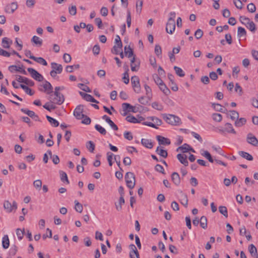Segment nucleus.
I'll return each instance as SVG.
<instances>
[{
    "label": "nucleus",
    "instance_id": "obj_46",
    "mask_svg": "<svg viewBox=\"0 0 258 258\" xmlns=\"http://www.w3.org/2000/svg\"><path fill=\"white\" fill-rule=\"evenodd\" d=\"M143 1V0H138L136 4V11L138 13H140L142 11Z\"/></svg>",
    "mask_w": 258,
    "mask_h": 258
},
{
    "label": "nucleus",
    "instance_id": "obj_13",
    "mask_svg": "<svg viewBox=\"0 0 258 258\" xmlns=\"http://www.w3.org/2000/svg\"><path fill=\"white\" fill-rule=\"evenodd\" d=\"M133 56V58L131 60V70L133 72H136L139 69L140 62L139 60L136 59L135 56Z\"/></svg>",
    "mask_w": 258,
    "mask_h": 258
},
{
    "label": "nucleus",
    "instance_id": "obj_60",
    "mask_svg": "<svg viewBox=\"0 0 258 258\" xmlns=\"http://www.w3.org/2000/svg\"><path fill=\"white\" fill-rule=\"evenodd\" d=\"M78 87L83 91H85L86 92H91V90L86 85L80 83L78 84Z\"/></svg>",
    "mask_w": 258,
    "mask_h": 258
},
{
    "label": "nucleus",
    "instance_id": "obj_47",
    "mask_svg": "<svg viewBox=\"0 0 258 258\" xmlns=\"http://www.w3.org/2000/svg\"><path fill=\"white\" fill-rule=\"evenodd\" d=\"M86 146L87 149L90 152L93 153L94 152L95 149V144L93 143L92 141H90L88 142Z\"/></svg>",
    "mask_w": 258,
    "mask_h": 258
},
{
    "label": "nucleus",
    "instance_id": "obj_50",
    "mask_svg": "<svg viewBox=\"0 0 258 258\" xmlns=\"http://www.w3.org/2000/svg\"><path fill=\"white\" fill-rule=\"evenodd\" d=\"M69 13L72 16H75L77 13V8L75 5H71L69 7Z\"/></svg>",
    "mask_w": 258,
    "mask_h": 258
},
{
    "label": "nucleus",
    "instance_id": "obj_12",
    "mask_svg": "<svg viewBox=\"0 0 258 258\" xmlns=\"http://www.w3.org/2000/svg\"><path fill=\"white\" fill-rule=\"evenodd\" d=\"M41 86L43 87V89H39L40 91L45 92L49 95L53 92V87L49 82L45 81Z\"/></svg>",
    "mask_w": 258,
    "mask_h": 258
},
{
    "label": "nucleus",
    "instance_id": "obj_18",
    "mask_svg": "<svg viewBox=\"0 0 258 258\" xmlns=\"http://www.w3.org/2000/svg\"><path fill=\"white\" fill-rule=\"evenodd\" d=\"M51 66L52 70L56 71L58 74H60L62 71V67L60 64L56 62H51Z\"/></svg>",
    "mask_w": 258,
    "mask_h": 258
},
{
    "label": "nucleus",
    "instance_id": "obj_32",
    "mask_svg": "<svg viewBox=\"0 0 258 258\" xmlns=\"http://www.w3.org/2000/svg\"><path fill=\"white\" fill-rule=\"evenodd\" d=\"M124 49L125 55L127 56L128 58L134 56L133 51L130 46H125L124 48Z\"/></svg>",
    "mask_w": 258,
    "mask_h": 258
},
{
    "label": "nucleus",
    "instance_id": "obj_10",
    "mask_svg": "<svg viewBox=\"0 0 258 258\" xmlns=\"http://www.w3.org/2000/svg\"><path fill=\"white\" fill-rule=\"evenodd\" d=\"M247 142L251 145L257 147L258 146V140L251 133H248L246 137Z\"/></svg>",
    "mask_w": 258,
    "mask_h": 258
},
{
    "label": "nucleus",
    "instance_id": "obj_8",
    "mask_svg": "<svg viewBox=\"0 0 258 258\" xmlns=\"http://www.w3.org/2000/svg\"><path fill=\"white\" fill-rule=\"evenodd\" d=\"M84 107L83 105H80L77 106L74 111V115L78 119H81L85 117V115L83 113Z\"/></svg>",
    "mask_w": 258,
    "mask_h": 258
},
{
    "label": "nucleus",
    "instance_id": "obj_22",
    "mask_svg": "<svg viewBox=\"0 0 258 258\" xmlns=\"http://www.w3.org/2000/svg\"><path fill=\"white\" fill-rule=\"evenodd\" d=\"M156 152L163 158H166L168 156L167 151L164 150L163 147H158L156 150Z\"/></svg>",
    "mask_w": 258,
    "mask_h": 258
},
{
    "label": "nucleus",
    "instance_id": "obj_27",
    "mask_svg": "<svg viewBox=\"0 0 258 258\" xmlns=\"http://www.w3.org/2000/svg\"><path fill=\"white\" fill-rule=\"evenodd\" d=\"M2 245L4 249H7L10 245V241L7 235H5L3 237Z\"/></svg>",
    "mask_w": 258,
    "mask_h": 258
},
{
    "label": "nucleus",
    "instance_id": "obj_38",
    "mask_svg": "<svg viewBox=\"0 0 258 258\" xmlns=\"http://www.w3.org/2000/svg\"><path fill=\"white\" fill-rule=\"evenodd\" d=\"M248 250L252 256H255V255L257 254L256 248L253 244L249 245L248 247Z\"/></svg>",
    "mask_w": 258,
    "mask_h": 258
},
{
    "label": "nucleus",
    "instance_id": "obj_4",
    "mask_svg": "<svg viewBox=\"0 0 258 258\" xmlns=\"http://www.w3.org/2000/svg\"><path fill=\"white\" fill-rule=\"evenodd\" d=\"M147 119L150 121H146L143 123L144 125H147L155 128H158L157 126L160 125L162 123V120L155 116H149Z\"/></svg>",
    "mask_w": 258,
    "mask_h": 258
},
{
    "label": "nucleus",
    "instance_id": "obj_30",
    "mask_svg": "<svg viewBox=\"0 0 258 258\" xmlns=\"http://www.w3.org/2000/svg\"><path fill=\"white\" fill-rule=\"evenodd\" d=\"M201 155L207 159L211 163L214 162V160L208 151L202 150L201 152Z\"/></svg>",
    "mask_w": 258,
    "mask_h": 258
},
{
    "label": "nucleus",
    "instance_id": "obj_42",
    "mask_svg": "<svg viewBox=\"0 0 258 258\" xmlns=\"http://www.w3.org/2000/svg\"><path fill=\"white\" fill-rule=\"evenodd\" d=\"M174 70L175 71L177 75L179 76L180 77H183L184 76L185 74L183 70L179 67L175 66L174 67Z\"/></svg>",
    "mask_w": 258,
    "mask_h": 258
},
{
    "label": "nucleus",
    "instance_id": "obj_29",
    "mask_svg": "<svg viewBox=\"0 0 258 258\" xmlns=\"http://www.w3.org/2000/svg\"><path fill=\"white\" fill-rule=\"evenodd\" d=\"M122 109L125 112H126V111H134L133 109V106H132V105H131L130 104L128 103H123L122 104ZM126 114V112H125L123 114V115H125Z\"/></svg>",
    "mask_w": 258,
    "mask_h": 258
},
{
    "label": "nucleus",
    "instance_id": "obj_2",
    "mask_svg": "<svg viewBox=\"0 0 258 258\" xmlns=\"http://www.w3.org/2000/svg\"><path fill=\"white\" fill-rule=\"evenodd\" d=\"M48 99L51 103L58 105L62 104L64 101V96L59 92H54V93H51Z\"/></svg>",
    "mask_w": 258,
    "mask_h": 258
},
{
    "label": "nucleus",
    "instance_id": "obj_9",
    "mask_svg": "<svg viewBox=\"0 0 258 258\" xmlns=\"http://www.w3.org/2000/svg\"><path fill=\"white\" fill-rule=\"evenodd\" d=\"M28 72L30 74L31 77L34 79L35 80L38 81H42L43 77L40 75L37 71L34 70L33 68H28Z\"/></svg>",
    "mask_w": 258,
    "mask_h": 258
},
{
    "label": "nucleus",
    "instance_id": "obj_39",
    "mask_svg": "<svg viewBox=\"0 0 258 258\" xmlns=\"http://www.w3.org/2000/svg\"><path fill=\"white\" fill-rule=\"evenodd\" d=\"M129 247L131 250L130 252L135 253V255L137 257V258H140L139 253L136 246L134 244H132L130 245Z\"/></svg>",
    "mask_w": 258,
    "mask_h": 258
},
{
    "label": "nucleus",
    "instance_id": "obj_51",
    "mask_svg": "<svg viewBox=\"0 0 258 258\" xmlns=\"http://www.w3.org/2000/svg\"><path fill=\"white\" fill-rule=\"evenodd\" d=\"M75 209L76 211L78 212L82 213V212L83 211V206L82 205V204L79 203V202L77 201H75Z\"/></svg>",
    "mask_w": 258,
    "mask_h": 258
},
{
    "label": "nucleus",
    "instance_id": "obj_44",
    "mask_svg": "<svg viewBox=\"0 0 258 258\" xmlns=\"http://www.w3.org/2000/svg\"><path fill=\"white\" fill-rule=\"evenodd\" d=\"M152 107L158 110L161 111L163 109V106L161 104L157 102H154L152 103Z\"/></svg>",
    "mask_w": 258,
    "mask_h": 258
},
{
    "label": "nucleus",
    "instance_id": "obj_33",
    "mask_svg": "<svg viewBox=\"0 0 258 258\" xmlns=\"http://www.w3.org/2000/svg\"><path fill=\"white\" fill-rule=\"evenodd\" d=\"M122 46H120L119 44H115L113 47L111 52L112 53L115 54H118L120 51L122 50Z\"/></svg>",
    "mask_w": 258,
    "mask_h": 258
},
{
    "label": "nucleus",
    "instance_id": "obj_63",
    "mask_svg": "<svg viewBox=\"0 0 258 258\" xmlns=\"http://www.w3.org/2000/svg\"><path fill=\"white\" fill-rule=\"evenodd\" d=\"M247 10L250 13H254L255 11L256 8L255 5L253 3L249 4L247 6Z\"/></svg>",
    "mask_w": 258,
    "mask_h": 258
},
{
    "label": "nucleus",
    "instance_id": "obj_49",
    "mask_svg": "<svg viewBox=\"0 0 258 258\" xmlns=\"http://www.w3.org/2000/svg\"><path fill=\"white\" fill-rule=\"evenodd\" d=\"M246 28L248 29L250 31L254 33L256 30V27L255 24L252 22L250 21L247 25L246 26Z\"/></svg>",
    "mask_w": 258,
    "mask_h": 258
},
{
    "label": "nucleus",
    "instance_id": "obj_52",
    "mask_svg": "<svg viewBox=\"0 0 258 258\" xmlns=\"http://www.w3.org/2000/svg\"><path fill=\"white\" fill-rule=\"evenodd\" d=\"M125 119L127 121L132 122V123H138L140 121H138V119L136 118L135 116L133 115H128L126 117Z\"/></svg>",
    "mask_w": 258,
    "mask_h": 258
},
{
    "label": "nucleus",
    "instance_id": "obj_54",
    "mask_svg": "<svg viewBox=\"0 0 258 258\" xmlns=\"http://www.w3.org/2000/svg\"><path fill=\"white\" fill-rule=\"evenodd\" d=\"M230 118L232 120H235L236 119L238 118L239 114H238V112H237L235 110H231V111H230Z\"/></svg>",
    "mask_w": 258,
    "mask_h": 258
},
{
    "label": "nucleus",
    "instance_id": "obj_31",
    "mask_svg": "<svg viewBox=\"0 0 258 258\" xmlns=\"http://www.w3.org/2000/svg\"><path fill=\"white\" fill-rule=\"evenodd\" d=\"M225 125V132L229 133H232L233 134H236V132L233 128V126L231 123H226Z\"/></svg>",
    "mask_w": 258,
    "mask_h": 258
},
{
    "label": "nucleus",
    "instance_id": "obj_58",
    "mask_svg": "<svg viewBox=\"0 0 258 258\" xmlns=\"http://www.w3.org/2000/svg\"><path fill=\"white\" fill-rule=\"evenodd\" d=\"M24 233V229L21 230V229L18 228L16 230V234L19 240L22 239Z\"/></svg>",
    "mask_w": 258,
    "mask_h": 258
},
{
    "label": "nucleus",
    "instance_id": "obj_20",
    "mask_svg": "<svg viewBox=\"0 0 258 258\" xmlns=\"http://www.w3.org/2000/svg\"><path fill=\"white\" fill-rule=\"evenodd\" d=\"M171 179L175 185H179L180 183V178L178 173L175 172H173L171 175Z\"/></svg>",
    "mask_w": 258,
    "mask_h": 258
},
{
    "label": "nucleus",
    "instance_id": "obj_61",
    "mask_svg": "<svg viewBox=\"0 0 258 258\" xmlns=\"http://www.w3.org/2000/svg\"><path fill=\"white\" fill-rule=\"evenodd\" d=\"M21 68V67L12 65L9 67V70L11 72H14V71L20 72Z\"/></svg>",
    "mask_w": 258,
    "mask_h": 258
},
{
    "label": "nucleus",
    "instance_id": "obj_56",
    "mask_svg": "<svg viewBox=\"0 0 258 258\" xmlns=\"http://www.w3.org/2000/svg\"><path fill=\"white\" fill-rule=\"evenodd\" d=\"M128 69H127L125 73H124L123 77L122 78L123 81L125 84H128V83L130 82L129 75L128 73Z\"/></svg>",
    "mask_w": 258,
    "mask_h": 258
},
{
    "label": "nucleus",
    "instance_id": "obj_34",
    "mask_svg": "<svg viewBox=\"0 0 258 258\" xmlns=\"http://www.w3.org/2000/svg\"><path fill=\"white\" fill-rule=\"evenodd\" d=\"M31 42L35 43L38 46H41L42 44V40L36 36H34L31 39Z\"/></svg>",
    "mask_w": 258,
    "mask_h": 258
},
{
    "label": "nucleus",
    "instance_id": "obj_43",
    "mask_svg": "<svg viewBox=\"0 0 258 258\" xmlns=\"http://www.w3.org/2000/svg\"><path fill=\"white\" fill-rule=\"evenodd\" d=\"M219 212L226 218L228 217V211L227 208L225 206H221L219 207Z\"/></svg>",
    "mask_w": 258,
    "mask_h": 258
},
{
    "label": "nucleus",
    "instance_id": "obj_62",
    "mask_svg": "<svg viewBox=\"0 0 258 258\" xmlns=\"http://www.w3.org/2000/svg\"><path fill=\"white\" fill-rule=\"evenodd\" d=\"M194 35L197 39H200L203 35V31L201 29H198L195 32Z\"/></svg>",
    "mask_w": 258,
    "mask_h": 258
},
{
    "label": "nucleus",
    "instance_id": "obj_1",
    "mask_svg": "<svg viewBox=\"0 0 258 258\" xmlns=\"http://www.w3.org/2000/svg\"><path fill=\"white\" fill-rule=\"evenodd\" d=\"M170 17L168 18L166 23V31L167 33L172 34L175 29V22L174 18L176 13L174 12H171L169 13Z\"/></svg>",
    "mask_w": 258,
    "mask_h": 258
},
{
    "label": "nucleus",
    "instance_id": "obj_36",
    "mask_svg": "<svg viewBox=\"0 0 258 258\" xmlns=\"http://www.w3.org/2000/svg\"><path fill=\"white\" fill-rule=\"evenodd\" d=\"M158 86L161 91H162L165 95H167L170 93V90L166 87L164 83Z\"/></svg>",
    "mask_w": 258,
    "mask_h": 258
},
{
    "label": "nucleus",
    "instance_id": "obj_40",
    "mask_svg": "<svg viewBox=\"0 0 258 258\" xmlns=\"http://www.w3.org/2000/svg\"><path fill=\"white\" fill-rule=\"evenodd\" d=\"M46 118L47 119L48 121L50 122V123L53 125L54 127H57L59 125V122L56 119L53 118L52 117L48 115H47Z\"/></svg>",
    "mask_w": 258,
    "mask_h": 258
},
{
    "label": "nucleus",
    "instance_id": "obj_5",
    "mask_svg": "<svg viewBox=\"0 0 258 258\" xmlns=\"http://www.w3.org/2000/svg\"><path fill=\"white\" fill-rule=\"evenodd\" d=\"M125 179L127 186L133 189L135 185V176L134 173L131 172H127L125 175Z\"/></svg>",
    "mask_w": 258,
    "mask_h": 258
},
{
    "label": "nucleus",
    "instance_id": "obj_17",
    "mask_svg": "<svg viewBox=\"0 0 258 258\" xmlns=\"http://www.w3.org/2000/svg\"><path fill=\"white\" fill-rule=\"evenodd\" d=\"M177 158L179 161V162L184 166H187L188 165V162L187 160V157L186 155L181 154H178L177 155Z\"/></svg>",
    "mask_w": 258,
    "mask_h": 258
},
{
    "label": "nucleus",
    "instance_id": "obj_59",
    "mask_svg": "<svg viewBox=\"0 0 258 258\" xmlns=\"http://www.w3.org/2000/svg\"><path fill=\"white\" fill-rule=\"evenodd\" d=\"M212 118L215 121L220 122L222 119V116L219 113H214L212 115Z\"/></svg>",
    "mask_w": 258,
    "mask_h": 258
},
{
    "label": "nucleus",
    "instance_id": "obj_23",
    "mask_svg": "<svg viewBox=\"0 0 258 258\" xmlns=\"http://www.w3.org/2000/svg\"><path fill=\"white\" fill-rule=\"evenodd\" d=\"M125 203L124 198L120 197L118 202L115 203V208L117 211H120L122 209V205Z\"/></svg>",
    "mask_w": 258,
    "mask_h": 258
},
{
    "label": "nucleus",
    "instance_id": "obj_35",
    "mask_svg": "<svg viewBox=\"0 0 258 258\" xmlns=\"http://www.w3.org/2000/svg\"><path fill=\"white\" fill-rule=\"evenodd\" d=\"M246 122V120L245 118H240L239 119H237V120L235 121V125L237 127H240L243 125L245 124Z\"/></svg>",
    "mask_w": 258,
    "mask_h": 258
},
{
    "label": "nucleus",
    "instance_id": "obj_41",
    "mask_svg": "<svg viewBox=\"0 0 258 258\" xmlns=\"http://www.w3.org/2000/svg\"><path fill=\"white\" fill-rule=\"evenodd\" d=\"M59 174L61 180L62 182L66 181L68 184L69 183V181L68 180L67 174H66V173L63 171H60Z\"/></svg>",
    "mask_w": 258,
    "mask_h": 258
},
{
    "label": "nucleus",
    "instance_id": "obj_55",
    "mask_svg": "<svg viewBox=\"0 0 258 258\" xmlns=\"http://www.w3.org/2000/svg\"><path fill=\"white\" fill-rule=\"evenodd\" d=\"M43 106L45 109L49 111L55 108V106H54L52 104H50V103L49 102H47Z\"/></svg>",
    "mask_w": 258,
    "mask_h": 258
},
{
    "label": "nucleus",
    "instance_id": "obj_11",
    "mask_svg": "<svg viewBox=\"0 0 258 258\" xmlns=\"http://www.w3.org/2000/svg\"><path fill=\"white\" fill-rule=\"evenodd\" d=\"M16 80L18 82L24 83L29 86H33L34 85L33 81L20 75L16 76Z\"/></svg>",
    "mask_w": 258,
    "mask_h": 258
},
{
    "label": "nucleus",
    "instance_id": "obj_26",
    "mask_svg": "<svg viewBox=\"0 0 258 258\" xmlns=\"http://www.w3.org/2000/svg\"><path fill=\"white\" fill-rule=\"evenodd\" d=\"M30 59H32L34 61H36L37 62L41 64L43 66H46L47 65L46 61L41 57H36L35 56H30Z\"/></svg>",
    "mask_w": 258,
    "mask_h": 258
},
{
    "label": "nucleus",
    "instance_id": "obj_14",
    "mask_svg": "<svg viewBox=\"0 0 258 258\" xmlns=\"http://www.w3.org/2000/svg\"><path fill=\"white\" fill-rule=\"evenodd\" d=\"M179 193L180 195L179 196V200L180 203L185 207H187L188 205V199L187 195L184 194L181 190L179 191Z\"/></svg>",
    "mask_w": 258,
    "mask_h": 258
},
{
    "label": "nucleus",
    "instance_id": "obj_3",
    "mask_svg": "<svg viewBox=\"0 0 258 258\" xmlns=\"http://www.w3.org/2000/svg\"><path fill=\"white\" fill-rule=\"evenodd\" d=\"M162 116L167 123L172 125H178L181 123L180 118L176 115L170 114H163Z\"/></svg>",
    "mask_w": 258,
    "mask_h": 258
},
{
    "label": "nucleus",
    "instance_id": "obj_28",
    "mask_svg": "<svg viewBox=\"0 0 258 258\" xmlns=\"http://www.w3.org/2000/svg\"><path fill=\"white\" fill-rule=\"evenodd\" d=\"M12 43V41L7 37H4L2 39V46L5 48H9L10 46V44Z\"/></svg>",
    "mask_w": 258,
    "mask_h": 258
},
{
    "label": "nucleus",
    "instance_id": "obj_24",
    "mask_svg": "<svg viewBox=\"0 0 258 258\" xmlns=\"http://www.w3.org/2000/svg\"><path fill=\"white\" fill-rule=\"evenodd\" d=\"M142 144L147 148L151 149L153 148V143L151 140L143 139L141 140Z\"/></svg>",
    "mask_w": 258,
    "mask_h": 258
},
{
    "label": "nucleus",
    "instance_id": "obj_25",
    "mask_svg": "<svg viewBox=\"0 0 258 258\" xmlns=\"http://www.w3.org/2000/svg\"><path fill=\"white\" fill-rule=\"evenodd\" d=\"M238 154L243 158L246 159L249 161H252L253 160V157L248 153L244 151H239Z\"/></svg>",
    "mask_w": 258,
    "mask_h": 258
},
{
    "label": "nucleus",
    "instance_id": "obj_15",
    "mask_svg": "<svg viewBox=\"0 0 258 258\" xmlns=\"http://www.w3.org/2000/svg\"><path fill=\"white\" fill-rule=\"evenodd\" d=\"M181 151L182 153H186L188 151H191L192 152H195V150L191 148L187 144H184L182 146L179 147L177 148L176 151Z\"/></svg>",
    "mask_w": 258,
    "mask_h": 258
},
{
    "label": "nucleus",
    "instance_id": "obj_45",
    "mask_svg": "<svg viewBox=\"0 0 258 258\" xmlns=\"http://www.w3.org/2000/svg\"><path fill=\"white\" fill-rule=\"evenodd\" d=\"M153 78L154 79V81L155 83L158 86H159L160 85H161L162 83H163V81L161 80V79L157 74H154L153 75Z\"/></svg>",
    "mask_w": 258,
    "mask_h": 258
},
{
    "label": "nucleus",
    "instance_id": "obj_16",
    "mask_svg": "<svg viewBox=\"0 0 258 258\" xmlns=\"http://www.w3.org/2000/svg\"><path fill=\"white\" fill-rule=\"evenodd\" d=\"M102 118L104 119L114 131L118 130L117 126L110 119V117H109L108 116L104 115L102 116Z\"/></svg>",
    "mask_w": 258,
    "mask_h": 258
},
{
    "label": "nucleus",
    "instance_id": "obj_57",
    "mask_svg": "<svg viewBox=\"0 0 258 258\" xmlns=\"http://www.w3.org/2000/svg\"><path fill=\"white\" fill-rule=\"evenodd\" d=\"M21 110L22 112L27 114L29 116H30L31 118L33 117L34 116V114H35L34 111L29 110L27 109L22 108Z\"/></svg>",
    "mask_w": 258,
    "mask_h": 258
},
{
    "label": "nucleus",
    "instance_id": "obj_7",
    "mask_svg": "<svg viewBox=\"0 0 258 258\" xmlns=\"http://www.w3.org/2000/svg\"><path fill=\"white\" fill-rule=\"evenodd\" d=\"M5 209L9 213L17 209V204L16 201H13L12 204L9 201H5L4 203Z\"/></svg>",
    "mask_w": 258,
    "mask_h": 258
},
{
    "label": "nucleus",
    "instance_id": "obj_64",
    "mask_svg": "<svg viewBox=\"0 0 258 258\" xmlns=\"http://www.w3.org/2000/svg\"><path fill=\"white\" fill-rule=\"evenodd\" d=\"M240 21L243 24L245 25V26L251 21L249 18L243 16L240 17Z\"/></svg>",
    "mask_w": 258,
    "mask_h": 258
},
{
    "label": "nucleus",
    "instance_id": "obj_53",
    "mask_svg": "<svg viewBox=\"0 0 258 258\" xmlns=\"http://www.w3.org/2000/svg\"><path fill=\"white\" fill-rule=\"evenodd\" d=\"M237 34L239 37L245 36L246 35V32L244 28L241 27H239L237 30Z\"/></svg>",
    "mask_w": 258,
    "mask_h": 258
},
{
    "label": "nucleus",
    "instance_id": "obj_21",
    "mask_svg": "<svg viewBox=\"0 0 258 258\" xmlns=\"http://www.w3.org/2000/svg\"><path fill=\"white\" fill-rule=\"evenodd\" d=\"M18 5L17 3L13 2L11 4L10 6L7 7L6 11L8 13H13L17 9Z\"/></svg>",
    "mask_w": 258,
    "mask_h": 258
},
{
    "label": "nucleus",
    "instance_id": "obj_37",
    "mask_svg": "<svg viewBox=\"0 0 258 258\" xmlns=\"http://www.w3.org/2000/svg\"><path fill=\"white\" fill-rule=\"evenodd\" d=\"M200 223L201 226L203 229H206L207 227V219L206 216H203L201 217L200 220Z\"/></svg>",
    "mask_w": 258,
    "mask_h": 258
},
{
    "label": "nucleus",
    "instance_id": "obj_19",
    "mask_svg": "<svg viewBox=\"0 0 258 258\" xmlns=\"http://www.w3.org/2000/svg\"><path fill=\"white\" fill-rule=\"evenodd\" d=\"M156 138L160 145H168L170 144V141L168 139L165 138L160 136H157Z\"/></svg>",
    "mask_w": 258,
    "mask_h": 258
},
{
    "label": "nucleus",
    "instance_id": "obj_6",
    "mask_svg": "<svg viewBox=\"0 0 258 258\" xmlns=\"http://www.w3.org/2000/svg\"><path fill=\"white\" fill-rule=\"evenodd\" d=\"M131 84L134 92L136 93H140L141 91L140 79L137 76H134L131 78Z\"/></svg>",
    "mask_w": 258,
    "mask_h": 258
},
{
    "label": "nucleus",
    "instance_id": "obj_48",
    "mask_svg": "<svg viewBox=\"0 0 258 258\" xmlns=\"http://www.w3.org/2000/svg\"><path fill=\"white\" fill-rule=\"evenodd\" d=\"M95 129L99 132L101 134L105 135L106 134L105 129L99 124H96L95 126Z\"/></svg>",
    "mask_w": 258,
    "mask_h": 258
}]
</instances>
